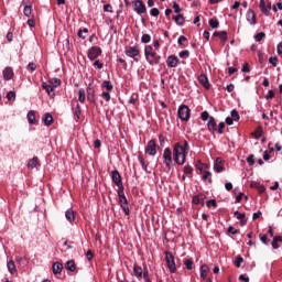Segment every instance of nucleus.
I'll return each instance as SVG.
<instances>
[{"instance_id":"obj_1","label":"nucleus","mask_w":282,"mask_h":282,"mask_svg":"<svg viewBox=\"0 0 282 282\" xmlns=\"http://www.w3.org/2000/svg\"><path fill=\"white\" fill-rule=\"evenodd\" d=\"M173 160L178 166H182L186 162V150L180 143L174 144Z\"/></svg>"},{"instance_id":"obj_2","label":"nucleus","mask_w":282,"mask_h":282,"mask_svg":"<svg viewBox=\"0 0 282 282\" xmlns=\"http://www.w3.org/2000/svg\"><path fill=\"white\" fill-rule=\"evenodd\" d=\"M144 56L150 65H158V54L153 52V46L147 45L144 47Z\"/></svg>"},{"instance_id":"obj_3","label":"nucleus","mask_w":282,"mask_h":282,"mask_svg":"<svg viewBox=\"0 0 282 282\" xmlns=\"http://www.w3.org/2000/svg\"><path fill=\"white\" fill-rule=\"evenodd\" d=\"M124 54L126 56H129V58H133L135 63H138V61L142 58V56L140 55V47L138 46H126Z\"/></svg>"},{"instance_id":"obj_4","label":"nucleus","mask_w":282,"mask_h":282,"mask_svg":"<svg viewBox=\"0 0 282 282\" xmlns=\"http://www.w3.org/2000/svg\"><path fill=\"white\" fill-rule=\"evenodd\" d=\"M165 261L171 274H175L177 272V267L175 265V256H173V252L165 251Z\"/></svg>"},{"instance_id":"obj_5","label":"nucleus","mask_w":282,"mask_h":282,"mask_svg":"<svg viewBox=\"0 0 282 282\" xmlns=\"http://www.w3.org/2000/svg\"><path fill=\"white\" fill-rule=\"evenodd\" d=\"M177 117L182 122H188L191 120V108L186 105H181L177 109Z\"/></svg>"},{"instance_id":"obj_6","label":"nucleus","mask_w":282,"mask_h":282,"mask_svg":"<svg viewBox=\"0 0 282 282\" xmlns=\"http://www.w3.org/2000/svg\"><path fill=\"white\" fill-rule=\"evenodd\" d=\"M133 10L137 14H144L147 13V6L142 0H133L132 1Z\"/></svg>"},{"instance_id":"obj_7","label":"nucleus","mask_w":282,"mask_h":282,"mask_svg":"<svg viewBox=\"0 0 282 282\" xmlns=\"http://www.w3.org/2000/svg\"><path fill=\"white\" fill-rule=\"evenodd\" d=\"M173 152H171V148H166L163 152V162L166 169H171V164H173Z\"/></svg>"},{"instance_id":"obj_8","label":"nucleus","mask_w":282,"mask_h":282,"mask_svg":"<svg viewBox=\"0 0 282 282\" xmlns=\"http://www.w3.org/2000/svg\"><path fill=\"white\" fill-rule=\"evenodd\" d=\"M87 54H88L89 61H96V58H98V56L102 54V48H100L99 46H93L88 50Z\"/></svg>"},{"instance_id":"obj_9","label":"nucleus","mask_w":282,"mask_h":282,"mask_svg":"<svg viewBox=\"0 0 282 282\" xmlns=\"http://www.w3.org/2000/svg\"><path fill=\"white\" fill-rule=\"evenodd\" d=\"M144 152L152 156L158 154V144L155 143V140L152 139L148 142Z\"/></svg>"},{"instance_id":"obj_10","label":"nucleus","mask_w":282,"mask_h":282,"mask_svg":"<svg viewBox=\"0 0 282 282\" xmlns=\"http://www.w3.org/2000/svg\"><path fill=\"white\" fill-rule=\"evenodd\" d=\"M112 182L116 184L118 188H120L122 185V176H120V172L118 170H115L111 172Z\"/></svg>"},{"instance_id":"obj_11","label":"nucleus","mask_w":282,"mask_h":282,"mask_svg":"<svg viewBox=\"0 0 282 282\" xmlns=\"http://www.w3.org/2000/svg\"><path fill=\"white\" fill-rule=\"evenodd\" d=\"M178 64H180V58H177V56L175 55H170L166 59L167 67L172 69L177 67Z\"/></svg>"},{"instance_id":"obj_12","label":"nucleus","mask_w":282,"mask_h":282,"mask_svg":"<svg viewBox=\"0 0 282 282\" xmlns=\"http://www.w3.org/2000/svg\"><path fill=\"white\" fill-rule=\"evenodd\" d=\"M246 19L250 25H257V15L252 9H249L246 13Z\"/></svg>"},{"instance_id":"obj_13","label":"nucleus","mask_w":282,"mask_h":282,"mask_svg":"<svg viewBox=\"0 0 282 282\" xmlns=\"http://www.w3.org/2000/svg\"><path fill=\"white\" fill-rule=\"evenodd\" d=\"M86 91H87V100H89V102H96V90L94 89V87H91V84L88 85Z\"/></svg>"},{"instance_id":"obj_14","label":"nucleus","mask_w":282,"mask_h":282,"mask_svg":"<svg viewBox=\"0 0 282 282\" xmlns=\"http://www.w3.org/2000/svg\"><path fill=\"white\" fill-rule=\"evenodd\" d=\"M207 128L210 133H215V131H217V121H215V117H209Z\"/></svg>"},{"instance_id":"obj_15","label":"nucleus","mask_w":282,"mask_h":282,"mask_svg":"<svg viewBox=\"0 0 282 282\" xmlns=\"http://www.w3.org/2000/svg\"><path fill=\"white\" fill-rule=\"evenodd\" d=\"M198 83L205 87V89H210V83L208 82V77L206 75L198 76Z\"/></svg>"},{"instance_id":"obj_16","label":"nucleus","mask_w":282,"mask_h":282,"mask_svg":"<svg viewBox=\"0 0 282 282\" xmlns=\"http://www.w3.org/2000/svg\"><path fill=\"white\" fill-rule=\"evenodd\" d=\"M208 272H210V267H208L207 264H203L200 267V279H203V281H206Z\"/></svg>"},{"instance_id":"obj_17","label":"nucleus","mask_w":282,"mask_h":282,"mask_svg":"<svg viewBox=\"0 0 282 282\" xmlns=\"http://www.w3.org/2000/svg\"><path fill=\"white\" fill-rule=\"evenodd\" d=\"M2 74L4 80H11L12 76H14V70H12V67H6Z\"/></svg>"},{"instance_id":"obj_18","label":"nucleus","mask_w":282,"mask_h":282,"mask_svg":"<svg viewBox=\"0 0 282 282\" xmlns=\"http://www.w3.org/2000/svg\"><path fill=\"white\" fill-rule=\"evenodd\" d=\"M65 217L67 221L72 223L76 220V212L74 209L69 208L65 212Z\"/></svg>"},{"instance_id":"obj_19","label":"nucleus","mask_w":282,"mask_h":282,"mask_svg":"<svg viewBox=\"0 0 282 282\" xmlns=\"http://www.w3.org/2000/svg\"><path fill=\"white\" fill-rule=\"evenodd\" d=\"M260 10L262 12V14H264V17H270V10L267 4H265V0H260Z\"/></svg>"},{"instance_id":"obj_20","label":"nucleus","mask_w":282,"mask_h":282,"mask_svg":"<svg viewBox=\"0 0 282 282\" xmlns=\"http://www.w3.org/2000/svg\"><path fill=\"white\" fill-rule=\"evenodd\" d=\"M221 158H217L214 164V170L216 171V173H221L224 171V166L221 165Z\"/></svg>"},{"instance_id":"obj_21","label":"nucleus","mask_w":282,"mask_h":282,"mask_svg":"<svg viewBox=\"0 0 282 282\" xmlns=\"http://www.w3.org/2000/svg\"><path fill=\"white\" fill-rule=\"evenodd\" d=\"M42 120H43L45 127H51L52 122H54V117H52V116L50 115V112H46V113L44 115V118H43Z\"/></svg>"},{"instance_id":"obj_22","label":"nucleus","mask_w":282,"mask_h":282,"mask_svg":"<svg viewBox=\"0 0 282 282\" xmlns=\"http://www.w3.org/2000/svg\"><path fill=\"white\" fill-rule=\"evenodd\" d=\"M63 272V263L54 262L53 263V274H61Z\"/></svg>"},{"instance_id":"obj_23","label":"nucleus","mask_w":282,"mask_h":282,"mask_svg":"<svg viewBox=\"0 0 282 282\" xmlns=\"http://www.w3.org/2000/svg\"><path fill=\"white\" fill-rule=\"evenodd\" d=\"M65 268L68 270V272H76V262H74V260H68L65 263Z\"/></svg>"},{"instance_id":"obj_24","label":"nucleus","mask_w":282,"mask_h":282,"mask_svg":"<svg viewBox=\"0 0 282 282\" xmlns=\"http://www.w3.org/2000/svg\"><path fill=\"white\" fill-rule=\"evenodd\" d=\"M42 88L45 89V91L50 95V96H54V88L52 87L51 84H47L45 82L42 83Z\"/></svg>"},{"instance_id":"obj_25","label":"nucleus","mask_w":282,"mask_h":282,"mask_svg":"<svg viewBox=\"0 0 282 282\" xmlns=\"http://www.w3.org/2000/svg\"><path fill=\"white\" fill-rule=\"evenodd\" d=\"M133 273H134V276H137V279H142V267L134 264Z\"/></svg>"},{"instance_id":"obj_26","label":"nucleus","mask_w":282,"mask_h":282,"mask_svg":"<svg viewBox=\"0 0 282 282\" xmlns=\"http://www.w3.org/2000/svg\"><path fill=\"white\" fill-rule=\"evenodd\" d=\"M7 268L10 272V274H14L17 272V265L14 264L13 260H9L7 263Z\"/></svg>"},{"instance_id":"obj_27","label":"nucleus","mask_w":282,"mask_h":282,"mask_svg":"<svg viewBox=\"0 0 282 282\" xmlns=\"http://www.w3.org/2000/svg\"><path fill=\"white\" fill-rule=\"evenodd\" d=\"M173 21H175L176 25H182L184 23V15L178 13L177 15H173Z\"/></svg>"},{"instance_id":"obj_28","label":"nucleus","mask_w":282,"mask_h":282,"mask_svg":"<svg viewBox=\"0 0 282 282\" xmlns=\"http://www.w3.org/2000/svg\"><path fill=\"white\" fill-rule=\"evenodd\" d=\"M279 242H282V237L281 236L274 237L271 242L273 250H279Z\"/></svg>"},{"instance_id":"obj_29","label":"nucleus","mask_w":282,"mask_h":282,"mask_svg":"<svg viewBox=\"0 0 282 282\" xmlns=\"http://www.w3.org/2000/svg\"><path fill=\"white\" fill-rule=\"evenodd\" d=\"M29 124H34L36 122V116L34 115V110H31L26 115Z\"/></svg>"},{"instance_id":"obj_30","label":"nucleus","mask_w":282,"mask_h":282,"mask_svg":"<svg viewBox=\"0 0 282 282\" xmlns=\"http://www.w3.org/2000/svg\"><path fill=\"white\" fill-rule=\"evenodd\" d=\"M213 36H218L221 41L226 42L228 40V33L226 31L223 32H214Z\"/></svg>"},{"instance_id":"obj_31","label":"nucleus","mask_w":282,"mask_h":282,"mask_svg":"<svg viewBox=\"0 0 282 282\" xmlns=\"http://www.w3.org/2000/svg\"><path fill=\"white\" fill-rule=\"evenodd\" d=\"M50 85L54 88V87H61V79L53 77L51 79H48Z\"/></svg>"},{"instance_id":"obj_32","label":"nucleus","mask_w":282,"mask_h":282,"mask_svg":"<svg viewBox=\"0 0 282 282\" xmlns=\"http://www.w3.org/2000/svg\"><path fill=\"white\" fill-rule=\"evenodd\" d=\"M39 164V158L34 156L31 159L28 163L29 169H36V165Z\"/></svg>"},{"instance_id":"obj_33","label":"nucleus","mask_w":282,"mask_h":282,"mask_svg":"<svg viewBox=\"0 0 282 282\" xmlns=\"http://www.w3.org/2000/svg\"><path fill=\"white\" fill-rule=\"evenodd\" d=\"M23 14L28 18L32 17V6L24 4Z\"/></svg>"},{"instance_id":"obj_34","label":"nucleus","mask_w":282,"mask_h":282,"mask_svg":"<svg viewBox=\"0 0 282 282\" xmlns=\"http://www.w3.org/2000/svg\"><path fill=\"white\" fill-rule=\"evenodd\" d=\"M242 263H243V257L237 256L234 260V265H236V268H241Z\"/></svg>"},{"instance_id":"obj_35","label":"nucleus","mask_w":282,"mask_h":282,"mask_svg":"<svg viewBox=\"0 0 282 282\" xmlns=\"http://www.w3.org/2000/svg\"><path fill=\"white\" fill-rule=\"evenodd\" d=\"M193 204H202L204 202V195H196L192 199Z\"/></svg>"},{"instance_id":"obj_36","label":"nucleus","mask_w":282,"mask_h":282,"mask_svg":"<svg viewBox=\"0 0 282 282\" xmlns=\"http://www.w3.org/2000/svg\"><path fill=\"white\" fill-rule=\"evenodd\" d=\"M183 173L185 175H188V177H191V175H193V166L191 165H185L183 169Z\"/></svg>"},{"instance_id":"obj_37","label":"nucleus","mask_w":282,"mask_h":282,"mask_svg":"<svg viewBox=\"0 0 282 282\" xmlns=\"http://www.w3.org/2000/svg\"><path fill=\"white\" fill-rule=\"evenodd\" d=\"M102 87H105V89H107V91H111L113 89V84H111V82H109V80H104Z\"/></svg>"},{"instance_id":"obj_38","label":"nucleus","mask_w":282,"mask_h":282,"mask_svg":"<svg viewBox=\"0 0 282 282\" xmlns=\"http://www.w3.org/2000/svg\"><path fill=\"white\" fill-rule=\"evenodd\" d=\"M263 39H265V33L264 32H260V33L254 35V41H257V43H261V41H263Z\"/></svg>"},{"instance_id":"obj_39","label":"nucleus","mask_w":282,"mask_h":282,"mask_svg":"<svg viewBox=\"0 0 282 282\" xmlns=\"http://www.w3.org/2000/svg\"><path fill=\"white\" fill-rule=\"evenodd\" d=\"M207 208H217V200L216 199H209L206 202Z\"/></svg>"},{"instance_id":"obj_40","label":"nucleus","mask_w":282,"mask_h":282,"mask_svg":"<svg viewBox=\"0 0 282 282\" xmlns=\"http://www.w3.org/2000/svg\"><path fill=\"white\" fill-rule=\"evenodd\" d=\"M87 32H89V30H87V29H79L78 33H77V36H79V39L85 40V39H87V36H85L84 34H87Z\"/></svg>"},{"instance_id":"obj_41","label":"nucleus","mask_w":282,"mask_h":282,"mask_svg":"<svg viewBox=\"0 0 282 282\" xmlns=\"http://www.w3.org/2000/svg\"><path fill=\"white\" fill-rule=\"evenodd\" d=\"M138 161L140 162V164H141V166H142V169H143V171H145V173H148V164H145V162H144V159H142V156L141 155H139L138 156Z\"/></svg>"},{"instance_id":"obj_42","label":"nucleus","mask_w":282,"mask_h":282,"mask_svg":"<svg viewBox=\"0 0 282 282\" xmlns=\"http://www.w3.org/2000/svg\"><path fill=\"white\" fill-rule=\"evenodd\" d=\"M230 116L234 122H237L239 120V112L237 110H231Z\"/></svg>"},{"instance_id":"obj_43","label":"nucleus","mask_w":282,"mask_h":282,"mask_svg":"<svg viewBox=\"0 0 282 282\" xmlns=\"http://www.w3.org/2000/svg\"><path fill=\"white\" fill-rule=\"evenodd\" d=\"M209 25H210V28H213V29L219 28V20L210 19V20H209Z\"/></svg>"},{"instance_id":"obj_44","label":"nucleus","mask_w":282,"mask_h":282,"mask_svg":"<svg viewBox=\"0 0 282 282\" xmlns=\"http://www.w3.org/2000/svg\"><path fill=\"white\" fill-rule=\"evenodd\" d=\"M7 100H17V93L10 90V91L7 94Z\"/></svg>"},{"instance_id":"obj_45","label":"nucleus","mask_w":282,"mask_h":282,"mask_svg":"<svg viewBox=\"0 0 282 282\" xmlns=\"http://www.w3.org/2000/svg\"><path fill=\"white\" fill-rule=\"evenodd\" d=\"M184 265H185L186 270H193V260H191V259L185 260Z\"/></svg>"},{"instance_id":"obj_46","label":"nucleus","mask_w":282,"mask_h":282,"mask_svg":"<svg viewBox=\"0 0 282 282\" xmlns=\"http://www.w3.org/2000/svg\"><path fill=\"white\" fill-rule=\"evenodd\" d=\"M141 42L142 43H151V35L150 34H143L142 36H141Z\"/></svg>"},{"instance_id":"obj_47","label":"nucleus","mask_w":282,"mask_h":282,"mask_svg":"<svg viewBox=\"0 0 282 282\" xmlns=\"http://www.w3.org/2000/svg\"><path fill=\"white\" fill-rule=\"evenodd\" d=\"M251 186L258 188L260 193H265V186H262L259 183H251Z\"/></svg>"},{"instance_id":"obj_48","label":"nucleus","mask_w":282,"mask_h":282,"mask_svg":"<svg viewBox=\"0 0 282 282\" xmlns=\"http://www.w3.org/2000/svg\"><path fill=\"white\" fill-rule=\"evenodd\" d=\"M254 135H256V138H261L263 135V128L258 127L254 131Z\"/></svg>"},{"instance_id":"obj_49","label":"nucleus","mask_w":282,"mask_h":282,"mask_svg":"<svg viewBox=\"0 0 282 282\" xmlns=\"http://www.w3.org/2000/svg\"><path fill=\"white\" fill-rule=\"evenodd\" d=\"M213 176V173L210 172H205L203 175V180H208L209 184L213 182V178H210Z\"/></svg>"},{"instance_id":"obj_50","label":"nucleus","mask_w":282,"mask_h":282,"mask_svg":"<svg viewBox=\"0 0 282 282\" xmlns=\"http://www.w3.org/2000/svg\"><path fill=\"white\" fill-rule=\"evenodd\" d=\"M118 197L119 199H122V197H127L124 196V186L118 187Z\"/></svg>"},{"instance_id":"obj_51","label":"nucleus","mask_w":282,"mask_h":282,"mask_svg":"<svg viewBox=\"0 0 282 282\" xmlns=\"http://www.w3.org/2000/svg\"><path fill=\"white\" fill-rule=\"evenodd\" d=\"M178 56H180V58H188V56H191V52H188V51H181L178 53Z\"/></svg>"},{"instance_id":"obj_52","label":"nucleus","mask_w":282,"mask_h":282,"mask_svg":"<svg viewBox=\"0 0 282 282\" xmlns=\"http://www.w3.org/2000/svg\"><path fill=\"white\" fill-rule=\"evenodd\" d=\"M269 63L273 66L276 67L279 65V57H270Z\"/></svg>"},{"instance_id":"obj_53","label":"nucleus","mask_w":282,"mask_h":282,"mask_svg":"<svg viewBox=\"0 0 282 282\" xmlns=\"http://www.w3.org/2000/svg\"><path fill=\"white\" fill-rule=\"evenodd\" d=\"M247 162H248L249 166H254V154H250L247 158Z\"/></svg>"},{"instance_id":"obj_54","label":"nucleus","mask_w":282,"mask_h":282,"mask_svg":"<svg viewBox=\"0 0 282 282\" xmlns=\"http://www.w3.org/2000/svg\"><path fill=\"white\" fill-rule=\"evenodd\" d=\"M101 98H105L106 102H109V100H111V95L109 91H104L101 93Z\"/></svg>"},{"instance_id":"obj_55","label":"nucleus","mask_w":282,"mask_h":282,"mask_svg":"<svg viewBox=\"0 0 282 282\" xmlns=\"http://www.w3.org/2000/svg\"><path fill=\"white\" fill-rule=\"evenodd\" d=\"M78 100H79L80 102H85V90L80 89V90L78 91Z\"/></svg>"},{"instance_id":"obj_56","label":"nucleus","mask_w":282,"mask_h":282,"mask_svg":"<svg viewBox=\"0 0 282 282\" xmlns=\"http://www.w3.org/2000/svg\"><path fill=\"white\" fill-rule=\"evenodd\" d=\"M200 118L202 120H204V122H206V120H210V116L208 115V111H203L200 113Z\"/></svg>"},{"instance_id":"obj_57","label":"nucleus","mask_w":282,"mask_h":282,"mask_svg":"<svg viewBox=\"0 0 282 282\" xmlns=\"http://www.w3.org/2000/svg\"><path fill=\"white\" fill-rule=\"evenodd\" d=\"M241 72H243L245 74H250V65L248 63H245L242 65Z\"/></svg>"},{"instance_id":"obj_58","label":"nucleus","mask_w":282,"mask_h":282,"mask_svg":"<svg viewBox=\"0 0 282 282\" xmlns=\"http://www.w3.org/2000/svg\"><path fill=\"white\" fill-rule=\"evenodd\" d=\"M227 230L230 235H239V229H235L232 226H229Z\"/></svg>"},{"instance_id":"obj_59","label":"nucleus","mask_w":282,"mask_h":282,"mask_svg":"<svg viewBox=\"0 0 282 282\" xmlns=\"http://www.w3.org/2000/svg\"><path fill=\"white\" fill-rule=\"evenodd\" d=\"M151 17H160V10L158 8H153L150 11Z\"/></svg>"},{"instance_id":"obj_60","label":"nucleus","mask_w":282,"mask_h":282,"mask_svg":"<svg viewBox=\"0 0 282 282\" xmlns=\"http://www.w3.org/2000/svg\"><path fill=\"white\" fill-rule=\"evenodd\" d=\"M173 10L176 14H180V12H182V8H180L177 2H173Z\"/></svg>"},{"instance_id":"obj_61","label":"nucleus","mask_w":282,"mask_h":282,"mask_svg":"<svg viewBox=\"0 0 282 282\" xmlns=\"http://www.w3.org/2000/svg\"><path fill=\"white\" fill-rule=\"evenodd\" d=\"M104 12L113 13V7H111V4H104Z\"/></svg>"},{"instance_id":"obj_62","label":"nucleus","mask_w":282,"mask_h":282,"mask_svg":"<svg viewBox=\"0 0 282 282\" xmlns=\"http://www.w3.org/2000/svg\"><path fill=\"white\" fill-rule=\"evenodd\" d=\"M234 215H235V217H237V219H245L246 218V214H241V213H239V210H236L235 213H234Z\"/></svg>"},{"instance_id":"obj_63","label":"nucleus","mask_w":282,"mask_h":282,"mask_svg":"<svg viewBox=\"0 0 282 282\" xmlns=\"http://www.w3.org/2000/svg\"><path fill=\"white\" fill-rule=\"evenodd\" d=\"M28 69L30 70V72H36V64L35 63H29L28 64Z\"/></svg>"},{"instance_id":"obj_64","label":"nucleus","mask_w":282,"mask_h":282,"mask_svg":"<svg viewBox=\"0 0 282 282\" xmlns=\"http://www.w3.org/2000/svg\"><path fill=\"white\" fill-rule=\"evenodd\" d=\"M226 128V123L224 121H221L219 124H218V133H224V129Z\"/></svg>"}]
</instances>
